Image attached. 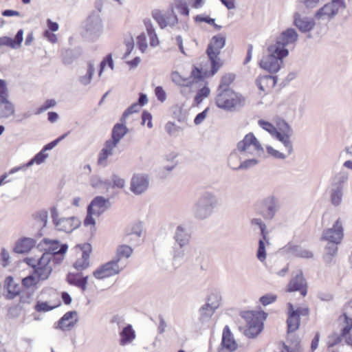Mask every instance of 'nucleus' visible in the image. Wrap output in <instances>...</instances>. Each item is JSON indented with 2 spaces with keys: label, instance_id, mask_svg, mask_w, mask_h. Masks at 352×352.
Instances as JSON below:
<instances>
[{
  "label": "nucleus",
  "instance_id": "1",
  "mask_svg": "<svg viewBox=\"0 0 352 352\" xmlns=\"http://www.w3.org/2000/svg\"><path fill=\"white\" fill-rule=\"evenodd\" d=\"M68 250L66 243L58 239L45 238V280L52 272V265H59L64 259Z\"/></svg>",
  "mask_w": 352,
  "mask_h": 352
},
{
  "label": "nucleus",
  "instance_id": "2",
  "mask_svg": "<svg viewBox=\"0 0 352 352\" xmlns=\"http://www.w3.org/2000/svg\"><path fill=\"white\" fill-rule=\"evenodd\" d=\"M218 204L216 195L210 191L203 192L192 207L193 217L198 220L209 218Z\"/></svg>",
  "mask_w": 352,
  "mask_h": 352
},
{
  "label": "nucleus",
  "instance_id": "3",
  "mask_svg": "<svg viewBox=\"0 0 352 352\" xmlns=\"http://www.w3.org/2000/svg\"><path fill=\"white\" fill-rule=\"evenodd\" d=\"M216 105L222 109L232 111L237 107L244 106L245 99L240 94L232 89H217Z\"/></svg>",
  "mask_w": 352,
  "mask_h": 352
},
{
  "label": "nucleus",
  "instance_id": "4",
  "mask_svg": "<svg viewBox=\"0 0 352 352\" xmlns=\"http://www.w3.org/2000/svg\"><path fill=\"white\" fill-rule=\"evenodd\" d=\"M226 37L221 34H217L210 40L206 49V54L211 63L210 75L214 76L221 67L222 64L219 57L221 50L226 45Z\"/></svg>",
  "mask_w": 352,
  "mask_h": 352
},
{
  "label": "nucleus",
  "instance_id": "5",
  "mask_svg": "<svg viewBox=\"0 0 352 352\" xmlns=\"http://www.w3.org/2000/svg\"><path fill=\"white\" fill-rule=\"evenodd\" d=\"M267 314L263 311H248L243 313L242 317L247 322L245 335L248 338L256 337L263 330V321L267 318Z\"/></svg>",
  "mask_w": 352,
  "mask_h": 352
},
{
  "label": "nucleus",
  "instance_id": "6",
  "mask_svg": "<svg viewBox=\"0 0 352 352\" xmlns=\"http://www.w3.org/2000/svg\"><path fill=\"white\" fill-rule=\"evenodd\" d=\"M50 215L54 228L59 232L69 234L81 225V221L77 217H60L56 206L50 208Z\"/></svg>",
  "mask_w": 352,
  "mask_h": 352
},
{
  "label": "nucleus",
  "instance_id": "7",
  "mask_svg": "<svg viewBox=\"0 0 352 352\" xmlns=\"http://www.w3.org/2000/svg\"><path fill=\"white\" fill-rule=\"evenodd\" d=\"M98 12L91 13L83 23L84 36L89 39L98 38L102 32V21L99 14L100 8Z\"/></svg>",
  "mask_w": 352,
  "mask_h": 352
},
{
  "label": "nucleus",
  "instance_id": "8",
  "mask_svg": "<svg viewBox=\"0 0 352 352\" xmlns=\"http://www.w3.org/2000/svg\"><path fill=\"white\" fill-rule=\"evenodd\" d=\"M267 52L268 54L261 60L260 67L270 73H276L283 67V58L287 56H283L278 49L276 53H274L272 50L271 51V45L267 47Z\"/></svg>",
  "mask_w": 352,
  "mask_h": 352
},
{
  "label": "nucleus",
  "instance_id": "9",
  "mask_svg": "<svg viewBox=\"0 0 352 352\" xmlns=\"http://www.w3.org/2000/svg\"><path fill=\"white\" fill-rule=\"evenodd\" d=\"M298 35L295 29L292 28H287L277 36L275 43L271 45V51L272 50L274 53H276L278 49L283 56H288L289 50L286 47L294 43L298 40Z\"/></svg>",
  "mask_w": 352,
  "mask_h": 352
},
{
  "label": "nucleus",
  "instance_id": "10",
  "mask_svg": "<svg viewBox=\"0 0 352 352\" xmlns=\"http://www.w3.org/2000/svg\"><path fill=\"white\" fill-rule=\"evenodd\" d=\"M346 3L344 0H331L319 8L315 13L314 17L318 19H333L338 13L340 9H344Z\"/></svg>",
  "mask_w": 352,
  "mask_h": 352
},
{
  "label": "nucleus",
  "instance_id": "11",
  "mask_svg": "<svg viewBox=\"0 0 352 352\" xmlns=\"http://www.w3.org/2000/svg\"><path fill=\"white\" fill-rule=\"evenodd\" d=\"M236 150L241 154H252L253 151L259 154L264 152L262 145L253 133L246 134L243 139L237 143Z\"/></svg>",
  "mask_w": 352,
  "mask_h": 352
},
{
  "label": "nucleus",
  "instance_id": "12",
  "mask_svg": "<svg viewBox=\"0 0 352 352\" xmlns=\"http://www.w3.org/2000/svg\"><path fill=\"white\" fill-rule=\"evenodd\" d=\"M279 209L278 199L275 195H271L263 199L259 214L265 220H272Z\"/></svg>",
  "mask_w": 352,
  "mask_h": 352
},
{
  "label": "nucleus",
  "instance_id": "13",
  "mask_svg": "<svg viewBox=\"0 0 352 352\" xmlns=\"http://www.w3.org/2000/svg\"><path fill=\"white\" fill-rule=\"evenodd\" d=\"M121 270L118 263L113 259L98 267L93 272V276L96 279L102 280L118 274Z\"/></svg>",
  "mask_w": 352,
  "mask_h": 352
},
{
  "label": "nucleus",
  "instance_id": "14",
  "mask_svg": "<svg viewBox=\"0 0 352 352\" xmlns=\"http://www.w3.org/2000/svg\"><path fill=\"white\" fill-rule=\"evenodd\" d=\"M149 178L146 173H135L130 182V190L136 195L144 193L148 188Z\"/></svg>",
  "mask_w": 352,
  "mask_h": 352
},
{
  "label": "nucleus",
  "instance_id": "15",
  "mask_svg": "<svg viewBox=\"0 0 352 352\" xmlns=\"http://www.w3.org/2000/svg\"><path fill=\"white\" fill-rule=\"evenodd\" d=\"M151 16L161 29H164L167 26L173 27L178 23L177 16L173 10L170 12L163 13L161 10L155 9L152 11Z\"/></svg>",
  "mask_w": 352,
  "mask_h": 352
},
{
  "label": "nucleus",
  "instance_id": "16",
  "mask_svg": "<svg viewBox=\"0 0 352 352\" xmlns=\"http://www.w3.org/2000/svg\"><path fill=\"white\" fill-rule=\"evenodd\" d=\"M344 236V229L340 219H338L331 228L323 231L321 239L328 242L340 243Z\"/></svg>",
  "mask_w": 352,
  "mask_h": 352
},
{
  "label": "nucleus",
  "instance_id": "17",
  "mask_svg": "<svg viewBox=\"0 0 352 352\" xmlns=\"http://www.w3.org/2000/svg\"><path fill=\"white\" fill-rule=\"evenodd\" d=\"M82 251L81 257L78 258L73 264V267L80 272L87 269L89 267V258L91 252V245L88 243L79 244L76 245Z\"/></svg>",
  "mask_w": 352,
  "mask_h": 352
},
{
  "label": "nucleus",
  "instance_id": "18",
  "mask_svg": "<svg viewBox=\"0 0 352 352\" xmlns=\"http://www.w3.org/2000/svg\"><path fill=\"white\" fill-rule=\"evenodd\" d=\"M293 18L294 25L302 33L309 32L316 25L314 19L302 16L299 12H295Z\"/></svg>",
  "mask_w": 352,
  "mask_h": 352
},
{
  "label": "nucleus",
  "instance_id": "19",
  "mask_svg": "<svg viewBox=\"0 0 352 352\" xmlns=\"http://www.w3.org/2000/svg\"><path fill=\"white\" fill-rule=\"evenodd\" d=\"M78 321V312L69 311L66 312L58 321L56 328L62 331H70Z\"/></svg>",
  "mask_w": 352,
  "mask_h": 352
},
{
  "label": "nucleus",
  "instance_id": "20",
  "mask_svg": "<svg viewBox=\"0 0 352 352\" xmlns=\"http://www.w3.org/2000/svg\"><path fill=\"white\" fill-rule=\"evenodd\" d=\"M287 291L300 292L302 296H305L307 293V282L303 276L302 271H300L294 277H293L288 285Z\"/></svg>",
  "mask_w": 352,
  "mask_h": 352
},
{
  "label": "nucleus",
  "instance_id": "21",
  "mask_svg": "<svg viewBox=\"0 0 352 352\" xmlns=\"http://www.w3.org/2000/svg\"><path fill=\"white\" fill-rule=\"evenodd\" d=\"M221 346V347L219 349V352H232L237 348V344L229 327L227 325L224 327L223 331Z\"/></svg>",
  "mask_w": 352,
  "mask_h": 352
},
{
  "label": "nucleus",
  "instance_id": "22",
  "mask_svg": "<svg viewBox=\"0 0 352 352\" xmlns=\"http://www.w3.org/2000/svg\"><path fill=\"white\" fill-rule=\"evenodd\" d=\"M109 200L102 196H96L94 197L89 204L87 209L94 212L95 216L100 217L107 209L109 208Z\"/></svg>",
  "mask_w": 352,
  "mask_h": 352
},
{
  "label": "nucleus",
  "instance_id": "23",
  "mask_svg": "<svg viewBox=\"0 0 352 352\" xmlns=\"http://www.w3.org/2000/svg\"><path fill=\"white\" fill-rule=\"evenodd\" d=\"M89 276H82V272H69L66 276L67 282L72 286H75L82 292L87 289Z\"/></svg>",
  "mask_w": 352,
  "mask_h": 352
},
{
  "label": "nucleus",
  "instance_id": "24",
  "mask_svg": "<svg viewBox=\"0 0 352 352\" xmlns=\"http://www.w3.org/2000/svg\"><path fill=\"white\" fill-rule=\"evenodd\" d=\"M126 122L116 123L111 131V138L107 141L117 146L120 140L126 135L129 132V129L125 125Z\"/></svg>",
  "mask_w": 352,
  "mask_h": 352
},
{
  "label": "nucleus",
  "instance_id": "25",
  "mask_svg": "<svg viewBox=\"0 0 352 352\" xmlns=\"http://www.w3.org/2000/svg\"><path fill=\"white\" fill-rule=\"evenodd\" d=\"M277 77L271 75L258 76L255 80L256 85L263 92L268 93L275 87Z\"/></svg>",
  "mask_w": 352,
  "mask_h": 352
},
{
  "label": "nucleus",
  "instance_id": "26",
  "mask_svg": "<svg viewBox=\"0 0 352 352\" xmlns=\"http://www.w3.org/2000/svg\"><path fill=\"white\" fill-rule=\"evenodd\" d=\"M284 250L288 254L298 258H311L314 256L311 251L298 245L288 243L284 247Z\"/></svg>",
  "mask_w": 352,
  "mask_h": 352
},
{
  "label": "nucleus",
  "instance_id": "27",
  "mask_svg": "<svg viewBox=\"0 0 352 352\" xmlns=\"http://www.w3.org/2000/svg\"><path fill=\"white\" fill-rule=\"evenodd\" d=\"M36 243L34 239L21 237L16 241L13 251L17 254H27L36 245Z\"/></svg>",
  "mask_w": 352,
  "mask_h": 352
},
{
  "label": "nucleus",
  "instance_id": "28",
  "mask_svg": "<svg viewBox=\"0 0 352 352\" xmlns=\"http://www.w3.org/2000/svg\"><path fill=\"white\" fill-rule=\"evenodd\" d=\"M212 296L208 298L207 302L200 309V320L204 322L208 321L211 316L214 314L216 309L219 307V303L218 301L211 302Z\"/></svg>",
  "mask_w": 352,
  "mask_h": 352
},
{
  "label": "nucleus",
  "instance_id": "29",
  "mask_svg": "<svg viewBox=\"0 0 352 352\" xmlns=\"http://www.w3.org/2000/svg\"><path fill=\"white\" fill-rule=\"evenodd\" d=\"M288 306V318L287 320V332L292 333L296 331L300 326V318L298 314L294 311V306L289 302Z\"/></svg>",
  "mask_w": 352,
  "mask_h": 352
},
{
  "label": "nucleus",
  "instance_id": "30",
  "mask_svg": "<svg viewBox=\"0 0 352 352\" xmlns=\"http://www.w3.org/2000/svg\"><path fill=\"white\" fill-rule=\"evenodd\" d=\"M190 237V234L186 228L182 225L177 226L173 235L176 244L186 246L189 244Z\"/></svg>",
  "mask_w": 352,
  "mask_h": 352
},
{
  "label": "nucleus",
  "instance_id": "31",
  "mask_svg": "<svg viewBox=\"0 0 352 352\" xmlns=\"http://www.w3.org/2000/svg\"><path fill=\"white\" fill-rule=\"evenodd\" d=\"M44 274V267H39L34 269V271L26 277L22 279V285L26 288H30L36 285L41 279L42 275Z\"/></svg>",
  "mask_w": 352,
  "mask_h": 352
},
{
  "label": "nucleus",
  "instance_id": "32",
  "mask_svg": "<svg viewBox=\"0 0 352 352\" xmlns=\"http://www.w3.org/2000/svg\"><path fill=\"white\" fill-rule=\"evenodd\" d=\"M120 335V344L125 346L131 343L136 337L135 332L131 324H126L119 333Z\"/></svg>",
  "mask_w": 352,
  "mask_h": 352
},
{
  "label": "nucleus",
  "instance_id": "33",
  "mask_svg": "<svg viewBox=\"0 0 352 352\" xmlns=\"http://www.w3.org/2000/svg\"><path fill=\"white\" fill-rule=\"evenodd\" d=\"M116 148L113 145L106 141L104 147L100 151L98 156L97 163L99 166L106 167L108 165L107 159L113 155V150Z\"/></svg>",
  "mask_w": 352,
  "mask_h": 352
},
{
  "label": "nucleus",
  "instance_id": "34",
  "mask_svg": "<svg viewBox=\"0 0 352 352\" xmlns=\"http://www.w3.org/2000/svg\"><path fill=\"white\" fill-rule=\"evenodd\" d=\"M82 51L80 47L65 50L62 53L63 63L65 65H70L74 63L81 55Z\"/></svg>",
  "mask_w": 352,
  "mask_h": 352
},
{
  "label": "nucleus",
  "instance_id": "35",
  "mask_svg": "<svg viewBox=\"0 0 352 352\" xmlns=\"http://www.w3.org/2000/svg\"><path fill=\"white\" fill-rule=\"evenodd\" d=\"M4 287L7 289L8 294L6 298L12 300L20 294V285L14 282V278L12 276H8L6 278Z\"/></svg>",
  "mask_w": 352,
  "mask_h": 352
},
{
  "label": "nucleus",
  "instance_id": "36",
  "mask_svg": "<svg viewBox=\"0 0 352 352\" xmlns=\"http://www.w3.org/2000/svg\"><path fill=\"white\" fill-rule=\"evenodd\" d=\"M44 162V147L30 160L26 164L20 166L14 167L10 171V174L14 173L20 170H25L26 168L32 166L33 164H41Z\"/></svg>",
  "mask_w": 352,
  "mask_h": 352
},
{
  "label": "nucleus",
  "instance_id": "37",
  "mask_svg": "<svg viewBox=\"0 0 352 352\" xmlns=\"http://www.w3.org/2000/svg\"><path fill=\"white\" fill-rule=\"evenodd\" d=\"M14 113V106L8 100V97L0 98V118H8Z\"/></svg>",
  "mask_w": 352,
  "mask_h": 352
},
{
  "label": "nucleus",
  "instance_id": "38",
  "mask_svg": "<svg viewBox=\"0 0 352 352\" xmlns=\"http://www.w3.org/2000/svg\"><path fill=\"white\" fill-rule=\"evenodd\" d=\"M144 25L146 29L147 34L150 38V45L152 47H156L159 45L160 41L155 32L153 25L149 19H144Z\"/></svg>",
  "mask_w": 352,
  "mask_h": 352
},
{
  "label": "nucleus",
  "instance_id": "39",
  "mask_svg": "<svg viewBox=\"0 0 352 352\" xmlns=\"http://www.w3.org/2000/svg\"><path fill=\"white\" fill-rule=\"evenodd\" d=\"M292 133H281L280 131L274 136L278 141H280L285 147L287 151V155H289L293 152V146L290 140V136Z\"/></svg>",
  "mask_w": 352,
  "mask_h": 352
},
{
  "label": "nucleus",
  "instance_id": "40",
  "mask_svg": "<svg viewBox=\"0 0 352 352\" xmlns=\"http://www.w3.org/2000/svg\"><path fill=\"white\" fill-rule=\"evenodd\" d=\"M133 253V249L128 245H119L116 250V256L113 258L118 263L122 258H128Z\"/></svg>",
  "mask_w": 352,
  "mask_h": 352
},
{
  "label": "nucleus",
  "instance_id": "41",
  "mask_svg": "<svg viewBox=\"0 0 352 352\" xmlns=\"http://www.w3.org/2000/svg\"><path fill=\"white\" fill-rule=\"evenodd\" d=\"M208 76V72H203L202 69H200L196 66H193L192 69L190 72V75L188 78L191 79L192 85L195 82H199L200 81H202L204 80L205 78H206Z\"/></svg>",
  "mask_w": 352,
  "mask_h": 352
},
{
  "label": "nucleus",
  "instance_id": "42",
  "mask_svg": "<svg viewBox=\"0 0 352 352\" xmlns=\"http://www.w3.org/2000/svg\"><path fill=\"white\" fill-rule=\"evenodd\" d=\"M95 72L94 64L93 62L89 61L87 64V69L85 75L80 76L78 78L81 85L86 86L90 84L92 77Z\"/></svg>",
  "mask_w": 352,
  "mask_h": 352
},
{
  "label": "nucleus",
  "instance_id": "43",
  "mask_svg": "<svg viewBox=\"0 0 352 352\" xmlns=\"http://www.w3.org/2000/svg\"><path fill=\"white\" fill-rule=\"evenodd\" d=\"M171 79L173 82L180 87H191L192 82L191 79L187 78L182 77L180 74L174 71L171 73Z\"/></svg>",
  "mask_w": 352,
  "mask_h": 352
},
{
  "label": "nucleus",
  "instance_id": "44",
  "mask_svg": "<svg viewBox=\"0 0 352 352\" xmlns=\"http://www.w3.org/2000/svg\"><path fill=\"white\" fill-rule=\"evenodd\" d=\"M342 188H333L331 192V203L334 206H338L341 204L342 200Z\"/></svg>",
  "mask_w": 352,
  "mask_h": 352
},
{
  "label": "nucleus",
  "instance_id": "45",
  "mask_svg": "<svg viewBox=\"0 0 352 352\" xmlns=\"http://www.w3.org/2000/svg\"><path fill=\"white\" fill-rule=\"evenodd\" d=\"M235 79V75L233 74H226L221 79L218 89H231L230 85Z\"/></svg>",
  "mask_w": 352,
  "mask_h": 352
},
{
  "label": "nucleus",
  "instance_id": "46",
  "mask_svg": "<svg viewBox=\"0 0 352 352\" xmlns=\"http://www.w3.org/2000/svg\"><path fill=\"white\" fill-rule=\"evenodd\" d=\"M164 129L166 133L170 136L173 137H177L179 135V133L183 130V128L176 125L174 122L170 121L168 122L165 124Z\"/></svg>",
  "mask_w": 352,
  "mask_h": 352
},
{
  "label": "nucleus",
  "instance_id": "47",
  "mask_svg": "<svg viewBox=\"0 0 352 352\" xmlns=\"http://www.w3.org/2000/svg\"><path fill=\"white\" fill-rule=\"evenodd\" d=\"M349 176L347 173L341 171L338 173L333 179V188L340 187L342 188V185L348 180Z\"/></svg>",
  "mask_w": 352,
  "mask_h": 352
},
{
  "label": "nucleus",
  "instance_id": "48",
  "mask_svg": "<svg viewBox=\"0 0 352 352\" xmlns=\"http://www.w3.org/2000/svg\"><path fill=\"white\" fill-rule=\"evenodd\" d=\"M142 236V234H132L129 232H125L123 240L124 242L128 243L131 245L136 246L140 243Z\"/></svg>",
  "mask_w": 352,
  "mask_h": 352
},
{
  "label": "nucleus",
  "instance_id": "49",
  "mask_svg": "<svg viewBox=\"0 0 352 352\" xmlns=\"http://www.w3.org/2000/svg\"><path fill=\"white\" fill-rule=\"evenodd\" d=\"M258 124L260 127L270 133L274 137L278 133V129L268 121L259 120L258 121Z\"/></svg>",
  "mask_w": 352,
  "mask_h": 352
},
{
  "label": "nucleus",
  "instance_id": "50",
  "mask_svg": "<svg viewBox=\"0 0 352 352\" xmlns=\"http://www.w3.org/2000/svg\"><path fill=\"white\" fill-rule=\"evenodd\" d=\"M241 160V157L239 156L237 151L234 150L230 154L228 159V166L234 170H238L235 168H237L238 163Z\"/></svg>",
  "mask_w": 352,
  "mask_h": 352
},
{
  "label": "nucleus",
  "instance_id": "51",
  "mask_svg": "<svg viewBox=\"0 0 352 352\" xmlns=\"http://www.w3.org/2000/svg\"><path fill=\"white\" fill-rule=\"evenodd\" d=\"M258 164V160L256 158L247 159L241 162L235 168L237 170H248L251 168L256 166Z\"/></svg>",
  "mask_w": 352,
  "mask_h": 352
},
{
  "label": "nucleus",
  "instance_id": "52",
  "mask_svg": "<svg viewBox=\"0 0 352 352\" xmlns=\"http://www.w3.org/2000/svg\"><path fill=\"white\" fill-rule=\"evenodd\" d=\"M185 246H181L180 245L176 244L173 247V260L174 261H179L183 259L185 256Z\"/></svg>",
  "mask_w": 352,
  "mask_h": 352
},
{
  "label": "nucleus",
  "instance_id": "53",
  "mask_svg": "<svg viewBox=\"0 0 352 352\" xmlns=\"http://www.w3.org/2000/svg\"><path fill=\"white\" fill-rule=\"evenodd\" d=\"M210 93V90L208 87L204 86L201 89H199L195 98L194 102L196 104H199L202 102L204 98H207Z\"/></svg>",
  "mask_w": 352,
  "mask_h": 352
},
{
  "label": "nucleus",
  "instance_id": "54",
  "mask_svg": "<svg viewBox=\"0 0 352 352\" xmlns=\"http://www.w3.org/2000/svg\"><path fill=\"white\" fill-rule=\"evenodd\" d=\"M140 104L137 103L132 104L130 107H129L122 113V116L120 118V122H126V118L133 113H137L140 111Z\"/></svg>",
  "mask_w": 352,
  "mask_h": 352
},
{
  "label": "nucleus",
  "instance_id": "55",
  "mask_svg": "<svg viewBox=\"0 0 352 352\" xmlns=\"http://www.w3.org/2000/svg\"><path fill=\"white\" fill-rule=\"evenodd\" d=\"M276 126L278 131L281 133H293L291 126L284 119L278 118L276 120Z\"/></svg>",
  "mask_w": 352,
  "mask_h": 352
},
{
  "label": "nucleus",
  "instance_id": "56",
  "mask_svg": "<svg viewBox=\"0 0 352 352\" xmlns=\"http://www.w3.org/2000/svg\"><path fill=\"white\" fill-rule=\"evenodd\" d=\"M263 239H259L258 241V248L256 253L257 258L263 262L266 258V252H265V245Z\"/></svg>",
  "mask_w": 352,
  "mask_h": 352
},
{
  "label": "nucleus",
  "instance_id": "57",
  "mask_svg": "<svg viewBox=\"0 0 352 352\" xmlns=\"http://www.w3.org/2000/svg\"><path fill=\"white\" fill-rule=\"evenodd\" d=\"M112 188H123L125 186V180L117 174L111 175Z\"/></svg>",
  "mask_w": 352,
  "mask_h": 352
},
{
  "label": "nucleus",
  "instance_id": "58",
  "mask_svg": "<svg viewBox=\"0 0 352 352\" xmlns=\"http://www.w3.org/2000/svg\"><path fill=\"white\" fill-rule=\"evenodd\" d=\"M342 338L343 337L340 334L337 333H332L328 337V347H333L338 344L342 340Z\"/></svg>",
  "mask_w": 352,
  "mask_h": 352
},
{
  "label": "nucleus",
  "instance_id": "59",
  "mask_svg": "<svg viewBox=\"0 0 352 352\" xmlns=\"http://www.w3.org/2000/svg\"><path fill=\"white\" fill-rule=\"evenodd\" d=\"M175 5L177 9L184 16L189 15V8L184 0H176Z\"/></svg>",
  "mask_w": 352,
  "mask_h": 352
},
{
  "label": "nucleus",
  "instance_id": "60",
  "mask_svg": "<svg viewBox=\"0 0 352 352\" xmlns=\"http://www.w3.org/2000/svg\"><path fill=\"white\" fill-rule=\"evenodd\" d=\"M143 232V227L142 223H135L130 226L126 229L125 232H129L132 234H142Z\"/></svg>",
  "mask_w": 352,
  "mask_h": 352
},
{
  "label": "nucleus",
  "instance_id": "61",
  "mask_svg": "<svg viewBox=\"0 0 352 352\" xmlns=\"http://www.w3.org/2000/svg\"><path fill=\"white\" fill-rule=\"evenodd\" d=\"M137 45L139 50L144 53L147 49L146 37L144 33L140 34L137 37Z\"/></svg>",
  "mask_w": 352,
  "mask_h": 352
},
{
  "label": "nucleus",
  "instance_id": "62",
  "mask_svg": "<svg viewBox=\"0 0 352 352\" xmlns=\"http://www.w3.org/2000/svg\"><path fill=\"white\" fill-rule=\"evenodd\" d=\"M344 322L345 326L342 329L340 333L342 337H346L350 333V331L352 329V318L344 315Z\"/></svg>",
  "mask_w": 352,
  "mask_h": 352
},
{
  "label": "nucleus",
  "instance_id": "63",
  "mask_svg": "<svg viewBox=\"0 0 352 352\" xmlns=\"http://www.w3.org/2000/svg\"><path fill=\"white\" fill-rule=\"evenodd\" d=\"M21 312V308L19 305H14L9 307L8 310L7 317L10 319L16 318Z\"/></svg>",
  "mask_w": 352,
  "mask_h": 352
},
{
  "label": "nucleus",
  "instance_id": "64",
  "mask_svg": "<svg viewBox=\"0 0 352 352\" xmlns=\"http://www.w3.org/2000/svg\"><path fill=\"white\" fill-rule=\"evenodd\" d=\"M277 296L272 294H267L260 298V302L263 306L269 305L276 301Z\"/></svg>",
  "mask_w": 352,
  "mask_h": 352
}]
</instances>
